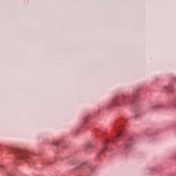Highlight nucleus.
I'll return each instance as SVG.
<instances>
[{
	"label": "nucleus",
	"instance_id": "4",
	"mask_svg": "<svg viewBox=\"0 0 176 176\" xmlns=\"http://www.w3.org/2000/svg\"><path fill=\"white\" fill-rule=\"evenodd\" d=\"M109 147L105 146L103 150H102L100 154L98 155V157L101 156V155H104L105 153V151H108Z\"/></svg>",
	"mask_w": 176,
	"mask_h": 176
},
{
	"label": "nucleus",
	"instance_id": "3",
	"mask_svg": "<svg viewBox=\"0 0 176 176\" xmlns=\"http://www.w3.org/2000/svg\"><path fill=\"white\" fill-rule=\"evenodd\" d=\"M121 100H122L123 102H127V101H131V96L129 95H122L121 97Z\"/></svg>",
	"mask_w": 176,
	"mask_h": 176
},
{
	"label": "nucleus",
	"instance_id": "6",
	"mask_svg": "<svg viewBox=\"0 0 176 176\" xmlns=\"http://www.w3.org/2000/svg\"><path fill=\"white\" fill-rule=\"evenodd\" d=\"M155 108H157V105H155Z\"/></svg>",
	"mask_w": 176,
	"mask_h": 176
},
{
	"label": "nucleus",
	"instance_id": "5",
	"mask_svg": "<svg viewBox=\"0 0 176 176\" xmlns=\"http://www.w3.org/2000/svg\"><path fill=\"white\" fill-rule=\"evenodd\" d=\"M87 151H88V152H91L93 151V149H94V147H91V144H89L87 147H86Z\"/></svg>",
	"mask_w": 176,
	"mask_h": 176
},
{
	"label": "nucleus",
	"instance_id": "1",
	"mask_svg": "<svg viewBox=\"0 0 176 176\" xmlns=\"http://www.w3.org/2000/svg\"><path fill=\"white\" fill-rule=\"evenodd\" d=\"M123 126H118L116 128V137L112 138V139H106L104 140V145H112V144H116V142H119L120 140L123 138Z\"/></svg>",
	"mask_w": 176,
	"mask_h": 176
},
{
	"label": "nucleus",
	"instance_id": "2",
	"mask_svg": "<svg viewBox=\"0 0 176 176\" xmlns=\"http://www.w3.org/2000/svg\"><path fill=\"white\" fill-rule=\"evenodd\" d=\"M13 153H19L20 159H24L27 156V151L17 148H12Z\"/></svg>",
	"mask_w": 176,
	"mask_h": 176
}]
</instances>
